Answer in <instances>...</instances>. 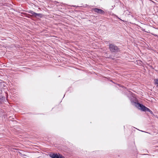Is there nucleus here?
Segmentation results:
<instances>
[{
  "label": "nucleus",
  "instance_id": "obj_1",
  "mask_svg": "<svg viewBox=\"0 0 158 158\" xmlns=\"http://www.w3.org/2000/svg\"><path fill=\"white\" fill-rule=\"evenodd\" d=\"M134 105L139 109L144 111L149 112H152V111L148 108L145 106H144L140 103H137L135 102H133Z\"/></svg>",
  "mask_w": 158,
  "mask_h": 158
},
{
  "label": "nucleus",
  "instance_id": "obj_2",
  "mask_svg": "<svg viewBox=\"0 0 158 158\" xmlns=\"http://www.w3.org/2000/svg\"><path fill=\"white\" fill-rule=\"evenodd\" d=\"M110 51L112 52H117L119 51L118 47L114 44H110L109 45Z\"/></svg>",
  "mask_w": 158,
  "mask_h": 158
},
{
  "label": "nucleus",
  "instance_id": "obj_3",
  "mask_svg": "<svg viewBox=\"0 0 158 158\" xmlns=\"http://www.w3.org/2000/svg\"><path fill=\"white\" fill-rule=\"evenodd\" d=\"M29 13L31 14L32 15L34 16L35 17H41L42 16V14H40L36 13L32 11H30L29 12Z\"/></svg>",
  "mask_w": 158,
  "mask_h": 158
},
{
  "label": "nucleus",
  "instance_id": "obj_4",
  "mask_svg": "<svg viewBox=\"0 0 158 158\" xmlns=\"http://www.w3.org/2000/svg\"><path fill=\"white\" fill-rule=\"evenodd\" d=\"M93 11L96 13L99 14H103L104 11L101 9L98 8H94L93 9Z\"/></svg>",
  "mask_w": 158,
  "mask_h": 158
},
{
  "label": "nucleus",
  "instance_id": "obj_5",
  "mask_svg": "<svg viewBox=\"0 0 158 158\" xmlns=\"http://www.w3.org/2000/svg\"><path fill=\"white\" fill-rule=\"evenodd\" d=\"M50 156L52 158H61V157L57 154H52Z\"/></svg>",
  "mask_w": 158,
  "mask_h": 158
},
{
  "label": "nucleus",
  "instance_id": "obj_6",
  "mask_svg": "<svg viewBox=\"0 0 158 158\" xmlns=\"http://www.w3.org/2000/svg\"><path fill=\"white\" fill-rule=\"evenodd\" d=\"M155 84L157 85L158 86V79H155L154 80Z\"/></svg>",
  "mask_w": 158,
  "mask_h": 158
}]
</instances>
